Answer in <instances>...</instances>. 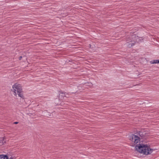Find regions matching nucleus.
Wrapping results in <instances>:
<instances>
[{
  "label": "nucleus",
  "instance_id": "9d476101",
  "mask_svg": "<svg viewBox=\"0 0 159 159\" xmlns=\"http://www.w3.org/2000/svg\"><path fill=\"white\" fill-rule=\"evenodd\" d=\"M22 58V56L20 57H19V60H20Z\"/></svg>",
  "mask_w": 159,
  "mask_h": 159
},
{
  "label": "nucleus",
  "instance_id": "f257e3e1",
  "mask_svg": "<svg viewBox=\"0 0 159 159\" xmlns=\"http://www.w3.org/2000/svg\"><path fill=\"white\" fill-rule=\"evenodd\" d=\"M135 149L136 151L145 155L150 154L153 150L147 145L143 144H137L135 146Z\"/></svg>",
  "mask_w": 159,
  "mask_h": 159
},
{
  "label": "nucleus",
  "instance_id": "0eeeda50",
  "mask_svg": "<svg viewBox=\"0 0 159 159\" xmlns=\"http://www.w3.org/2000/svg\"><path fill=\"white\" fill-rule=\"evenodd\" d=\"M3 138H1L0 139V145H2L3 144Z\"/></svg>",
  "mask_w": 159,
  "mask_h": 159
},
{
  "label": "nucleus",
  "instance_id": "423d86ee",
  "mask_svg": "<svg viewBox=\"0 0 159 159\" xmlns=\"http://www.w3.org/2000/svg\"><path fill=\"white\" fill-rule=\"evenodd\" d=\"M134 43H130L127 44V46L129 48H130L132 46H134Z\"/></svg>",
  "mask_w": 159,
  "mask_h": 159
},
{
  "label": "nucleus",
  "instance_id": "f03ea898",
  "mask_svg": "<svg viewBox=\"0 0 159 159\" xmlns=\"http://www.w3.org/2000/svg\"><path fill=\"white\" fill-rule=\"evenodd\" d=\"M11 90L13 92V94L15 96H17V95H18V96L20 98L23 99L24 98L22 86L21 84L16 83L12 86Z\"/></svg>",
  "mask_w": 159,
  "mask_h": 159
},
{
  "label": "nucleus",
  "instance_id": "6e6552de",
  "mask_svg": "<svg viewBox=\"0 0 159 159\" xmlns=\"http://www.w3.org/2000/svg\"><path fill=\"white\" fill-rule=\"evenodd\" d=\"M3 159H8V158L7 155H5L3 157Z\"/></svg>",
  "mask_w": 159,
  "mask_h": 159
},
{
  "label": "nucleus",
  "instance_id": "1a4fd4ad",
  "mask_svg": "<svg viewBox=\"0 0 159 159\" xmlns=\"http://www.w3.org/2000/svg\"><path fill=\"white\" fill-rule=\"evenodd\" d=\"M4 155H3V154L0 155V159H2V158H3V157H4Z\"/></svg>",
  "mask_w": 159,
  "mask_h": 159
},
{
  "label": "nucleus",
  "instance_id": "20e7f679",
  "mask_svg": "<svg viewBox=\"0 0 159 159\" xmlns=\"http://www.w3.org/2000/svg\"><path fill=\"white\" fill-rule=\"evenodd\" d=\"M66 93H60L59 97V99L62 100L63 98L66 96Z\"/></svg>",
  "mask_w": 159,
  "mask_h": 159
},
{
  "label": "nucleus",
  "instance_id": "ddd939ff",
  "mask_svg": "<svg viewBox=\"0 0 159 159\" xmlns=\"http://www.w3.org/2000/svg\"><path fill=\"white\" fill-rule=\"evenodd\" d=\"M140 133H141V132H139V135L140 136H141L140 134Z\"/></svg>",
  "mask_w": 159,
  "mask_h": 159
},
{
  "label": "nucleus",
  "instance_id": "7ed1b4c3",
  "mask_svg": "<svg viewBox=\"0 0 159 159\" xmlns=\"http://www.w3.org/2000/svg\"><path fill=\"white\" fill-rule=\"evenodd\" d=\"M129 140L134 142V143L136 144L139 142L140 139L139 136L132 134L129 137Z\"/></svg>",
  "mask_w": 159,
  "mask_h": 159
},
{
  "label": "nucleus",
  "instance_id": "9b49d317",
  "mask_svg": "<svg viewBox=\"0 0 159 159\" xmlns=\"http://www.w3.org/2000/svg\"><path fill=\"white\" fill-rule=\"evenodd\" d=\"M18 123V122H14V124H17Z\"/></svg>",
  "mask_w": 159,
  "mask_h": 159
},
{
  "label": "nucleus",
  "instance_id": "39448f33",
  "mask_svg": "<svg viewBox=\"0 0 159 159\" xmlns=\"http://www.w3.org/2000/svg\"><path fill=\"white\" fill-rule=\"evenodd\" d=\"M151 64H156V63H159V61L157 60H154L152 61H151L150 62Z\"/></svg>",
  "mask_w": 159,
  "mask_h": 159
},
{
  "label": "nucleus",
  "instance_id": "f8f14e48",
  "mask_svg": "<svg viewBox=\"0 0 159 159\" xmlns=\"http://www.w3.org/2000/svg\"><path fill=\"white\" fill-rule=\"evenodd\" d=\"M13 157H11L10 158V159H13Z\"/></svg>",
  "mask_w": 159,
  "mask_h": 159
}]
</instances>
